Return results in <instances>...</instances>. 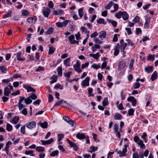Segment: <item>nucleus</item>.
Listing matches in <instances>:
<instances>
[{
  "label": "nucleus",
  "mask_w": 158,
  "mask_h": 158,
  "mask_svg": "<svg viewBox=\"0 0 158 158\" xmlns=\"http://www.w3.org/2000/svg\"><path fill=\"white\" fill-rule=\"evenodd\" d=\"M120 50L122 54L123 55V56H125V54L126 53V51L125 50L126 47L127 45V43L124 42V40L122 39L120 41Z\"/></svg>",
  "instance_id": "f257e3e1"
},
{
  "label": "nucleus",
  "mask_w": 158,
  "mask_h": 158,
  "mask_svg": "<svg viewBox=\"0 0 158 158\" xmlns=\"http://www.w3.org/2000/svg\"><path fill=\"white\" fill-rule=\"evenodd\" d=\"M36 126V123L35 121L27 123L26 124V127L30 130H32L35 128Z\"/></svg>",
  "instance_id": "f03ea898"
},
{
  "label": "nucleus",
  "mask_w": 158,
  "mask_h": 158,
  "mask_svg": "<svg viewBox=\"0 0 158 158\" xmlns=\"http://www.w3.org/2000/svg\"><path fill=\"white\" fill-rule=\"evenodd\" d=\"M73 67L75 71L79 73L82 71V70L80 68V64L78 61H76V64L73 65Z\"/></svg>",
  "instance_id": "7ed1b4c3"
},
{
  "label": "nucleus",
  "mask_w": 158,
  "mask_h": 158,
  "mask_svg": "<svg viewBox=\"0 0 158 158\" xmlns=\"http://www.w3.org/2000/svg\"><path fill=\"white\" fill-rule=\"evenodd\" d=\"M127 145H125L124 146V148L123 149L122 151H117V153L119 154L120 157L125 156H126V153L127 151Z\"/></svg>",
  "instance_id": "20e7f679"
},
{
  "label": "nucleus",
  "mask_w": 158,
  "mask_h": 158,
  "mask_svg": "<svg viewBox=\"0 0 158 158\" xmlns=\"http://www.w3.org/2000/svg\"><path fill=\"white\" fill-rule=\"evenodd\" d=\"M71 44H77V45L79 44V41L74 40L75 37L73 35H70L68 38Z\"/></svg>",
  "instance_id": "39448f33"
},
{
  "label": "nucleus",
  "mask_w": 158,
  "mask_h": 158,
  "mask_svg": "<svg viewBox=\"0 0 158 158\" xmlns=\"http://www.w3.org/2000/svg\"><path fill=\"white\" fill-rule=\"evenodd\" d=\"M90 78L89 77H87L85 79L82 81L81 85L83 87L89 86V80Z\"/></svg>",
  "instance_id": "423d86ee"
},
{
  "label": "nucleus",
  "mask_w": 158,
  "mask_h": 158,
  "mask_svg": "<svg viewBox=\"0 0 158 158\" xmlns=\"http://www.w3.org/2000/svg\"><path fill=\"white\" fill-rule=\"evenodd\" d=\"M23 87L27 90V92H35V89L28 85H23Z\"/></svg>",
  "instance_id": "0eeeda50"
},
{
  "label": "nucleus",
  "mask_w": 158,
  "mask_h": 158,
  "mask_svg": "<svg viewBox=\"0 0 158 158\" xmlns=\"http://www.w3.org/2000/svg\"><path fill=\"white\" fill-rule=\"evenodd\" d=\"M53 141L54 140L52 138L46 140H41V142L43 145H46L51 144L53 142Z\"/></svg>",
  "instance_id": "6e6552de"
},
{
  "label": "nucleus",
  "mask_w": 158,
  "mask_h": 158,
  "mask_svg": "<svg viewBox=\"0 0 158 158\" xmlns=\"http://www.w3.org/2000/svg\"><path fill=\"white\" fill-rule=\"evenodd\" d=\"M68 23V20H65L62 22H58L56 23V26L59 27H65Z\"/></svg>",
  "instance_id": "1a4fd4ad"
},
{
  "label": "nucleus",
  "mask_w": 158,
  "mask_h": 158,
  "mask_svg": "<svg viewBox=\"0 0 158 158\" xmlns=\"http://www.w3.org/2000/svg\"><path fill=\"white\" fill-rule=\"evenodd\" d=\"M43 13L44 17H48L50 13V10L48 7L45 8L43 10Z\"/></svg>",
  "instance_id": "9d476101"
},
{
  "label": "nucleus",
  "mask_w": 158,
  "mask_h": 158,
  "mask_svg": "<svg viewBox=\"0 0 158 158\" xmlns=\"http://www.w3.org/2000/svg\"><path fill=\"white\" fill-rule=\"evenodd\" d=\"M54 14L55 15H59L60 16L64 15V11L62 9H59L57 10H54Z\"/></svg>",
  "instance_id": "9b49d317"
},
{
  "label": "nucleus",
  "mask_w": 158,
  "mask_h": 158,
  "mask_svg": "<svg viewBox=\"0 0 158 158\" xmlns=\"http://www.w3.org/2000/svg\"><path fill=\"white\" fill-rule=\"evenodd\" d=\"M99 34L98 36L99 38L101 39H104L106 36V32L104 31H101L99 32Z\"/></svg>",
  "instance_id": "f8f14e48"
},
{
  "label": "nucleus",
  "mask_w": 158,
  "mask_h": 158,
  "mask_svg": "<svg viewBox=\"0 0 158 158\" xmlns=\"http://www.w3.org/2000/svg\"><path fill=\"white\" fill-rule=\"evenodd\" d=\"M12 144V142L10 141H8L6 143V147L4 148V151L6 152L7 154H8L9 152L8 149L9 148V146L10 145H11Z\"/></svg>",
  "instance_id": "ddd939ff"
},
{
  "label": "nucleus",
  "mask_w": 158,
  "mask_h": 158,
  "mask_svg": "<svg viewBox=\"0 0 158 158\" xmlns=\"http://www.w3.org/2000/svg\"><path fill=\"white\" fill-rule=\"evenodd\" d=\"M122 17L123 20H128L129 18V15L126 11L122 12Z\"/></svg>",
  "instance_id": "4468645a"
},
{
  "label": "nucleus",
  "mask_w": 158,
  "mask_h": 158,
  "mask_svg": "<svg viewBox=\"0 0 158 158\" xmlns=\"http://www.w3.org/2000/svg\"><path fill=\"white\" fill-rule=\"evenodd\" d=\"M38 125L43 128H46L48 127V123L47 122H40L39 123Z\"/></svg>",
  "instance_id": "2eb2a0df"
},
{
  "label": "nucleus",
  "mask_w": 158,
  "mask_h": 158,
  "mask_svg": "<svg viewBox=\"0 0 158 158\" xmlns=\"http://www.w3.org/2000/svg\"><path fill=\"white\" fill-rule=\"evenodd\" d=\"M144 70L145 72L149 73L153 71V68L152 66H147L145 68Z\"/></svg>",
  "instance_id": "dca6fc26"
},
{
  "label": "nucleus",
  "mask_w": 158,
  "mask_h": 158,
  "mask_svg": "<svg viewBox=\"0 0 158 158\" xmlns=\"http://www.w3.org/2000/svg\"><path fill=\"white\" fill-rule=\"evenodd\" d=\"M76 137L80 139H84L86 138V136L84 134L80 133H78L76 135Z\"/></svg>",
  "instance_id": "f3484780"
},
{
  "label": "nucleus",
  "mask_w": 158,
  "mask_h": 158,
  "mask_svg": "<svg viewBox=\"0 0 158 158\" xmlns=\"http://www.w3.org/2000/svg\"><path fill=\"white\" fill-rule=\"evenodd\" d=\"M126 66V63L124 60L120 62L118 65V67L120 69H123Z\"/></svg>",
  "instance_id": "a211bd4d"
},
{
  "label": "nucleus",
  "mask_w": 158,
  "mask_h": 158,
  "mask_svg": "<svg viewBox=\"0 0 158 158\" xmlns=\"http://www.w3.org/2000/svg\"><path fill=\"white\" fill-rule=\"evenodd\" d=\"M119 44H117V45L114 48V55L115 56H117L119 52Z\"/></svg>",
  "instance_id": "6ab92c4d"
},
{
  "label": "nucleus",
  "mask_w": 158,
  "mask_h": 158,
  "mask_svg": "<svg viewBox=\"0 0 158 158\" xmlns=\"http://www.w3.org/2000/svg\"><path fill=\"white\" fill-rule=\"evenodd\" d=\"M16 58L18 60L23 61L25 60V58L21 57V52H19L16 54Z\"/></svg>",
  "instance_id": "aec40b11"
},
{
  "label": "nucleus",
  "mask_w": 158,
  "mask_h": 158,
  "mask_svg": "<svg viewBox=\"0 0 158 158\" xmlns=\"http://www.w3.org/2000/svg\"><path fill=\"white\" fill-rule=\"evenodd\" d=\"M70 58L69 57L64 60V64L65 67H69L70 66Z\"/></svg>",
  "instance_id": "412c9836"
},
{
  "label": "nucleus",
  "mask_w": 158,
  "mask_h": 158,
  "mask_svg": "<svg viewBox=\"0 0 158 158\" xmlns=\"http://www.w3.org/2000/svg\"><path fill=\"white\" fill-rule=\"evenodd\" d=\"M83 8L82 7L79 9L78 10V14L80 18H82L84 15Z\"/></svg>",
  "instance_id": "4be33fe9"
},
{
  "label": "nucleus",
  "mask_w": 158,
  "mask_h": 158,
  "mask_svg": "<svg viewBox=\"0 0 158 158\" xmlns=\"http://www.w3.org/2000/svg\"><path fill=\"white\" fill-rule=\"evenodd\" d=\"M89 56L90 57H92L96 60H97L99 58L100 55L98 53H97L96 54H90Z\"/></svg>",
  "instance_id": "5701e85b"
},
{
  "label": "nucleus",
  "mask_w": 158,
  "mask_h": 158,
  "mask_svg": "<svg viewBox=\"0 0 158 158\" xmlns=\"http://www.w3.org/2000/svg\"><path fill=\"white\" fill-rule=\"evenodd\" d=\"M10 93V91L7 87L5 88L4 89V95L5 96H8Z\"/></svg>",
  "instance_id": "b1692460"
},
{
  "label": "nucleus",
  "mask_w": 158,
  "mask_h": 158,
  "mask_svg": "<svg viewBox=\"0 0 158 158\" xmlns=\"http://www.w3.org/2000/svg\"><path fill=\"white\" fill-rule=\"evenodd\" d=\"M90 150H88V152H89L92 153L98 150V147H94L93 146H91L90 147Z\"/></svg>",
  "instance_id": "393cba45"
},
{
  "label": "nucleus",
  "mask_w": 158,
  "mask_h": 158,
  "mask_svg": "<svg viewBox=\"0 0 158 158\" xmlns=\"http://www.w3.org/2000/svg\"><path fill=\"white\" fill-rule=\"evenodd\" d=\"M157 77V72L156 71H154L152 73L151 78L152 81H154L156 80Z\"/></svg>",
  "instance_id": "a878e982"
},
{
  "label": "nucleus",
  "mask_w": 158,
  "mask_h": 158,
  "mask_svg": "<svg viewBox=\"0 0 158 158\" xmlns=\"http://www.w3.org/2000/svg\"><path fill=\"white\" fill-rule=\"evenodd\" d=\"M34 152L32 150L26 151L25 154L27 155H30L31 156H34L35 154L33 153Z\"/></svg>",
  "instance_id": "bb28decb"
},
{
  "label": "nucleus",
  "mask_w": 158,
  "mask_h": 158,
  "mask_svg": "<svg viewBox=\"0 0 158 158\" xmlns=\"http://www.w3.org/2000/svg\"><path fill=\"white\" fill-rule=\"evenodd\" d=\"M13 79L12 78H10L9 79H2V82L3 84H7L10 81H12Z\"/></svg>",
  "instance_id": "cd10ccee"
},
{
  "label": "nucleus",
  "mask_w": 158,
  "mask_h": 158,
  "mask_svg": "<svg viewBox=\"0 0 158 158\" xmlns=\"http://www.w3.org/2000/svg\"><path fill=\"white\" fill-rule=\"evenodd\" d=\"M137 143L140 146V148L143 149L145 148V145L143 143V142L141 140H139V141Z\"/></svg>",
  "instance_id": "c85d7f7f"
},
{
  "label": "nucleus",
  "mask_w": 158,
  "mask_h": 158,
  "mask_svg": "<svg viewBox=\"0 0 158 158\" xmlns=\"http://www.w3.org/2000/svg\"><path fill=\"white\" fill-rule=\"evenodd\" d=\"M100 48V46L97 44H95L94 46H92L91 48V50L93 52H94L96 51L97 49H99Z\"/></svg>",
  "instance_id": "c756f323"
},
{
  "label": "nucleus",
  "mask_w": 158,
  "mask_h": 158,
  "mask_svg": "<svg viewBox=\"0 0 158 158\" xmlns=\"http://www.w3.org/2000/svg\"><path fill=\"white\" fill-rule=\"evenodd\" d=\"M155 55H152L150 54L148 55L147 60L149 61H153L155 59Z\"/></svg>",
  "instance_id": "7c9ffc66"
},
{
  "label": "nucleus",
  "mask_w": 158,
  "mask_h": 158,
  "mask_svg": "<svg viewBox=\"0 0 158 158\" xmlns=\"http://www.w3.org/2000/svg\"><path fill=\"white\" fill-rule=\"evenodd\" d=\"M36 150L38 152H42L44 151L45 148L43 147L40 146L37 147L36 148Z\"/></svg>",
  "instance_id": "2f4dec72"
},
{
  "label": "nucleus",
  "mask_w": 158,
  "mask_h": 158,
  "mask_svg": "<svg viewBox=\"0 0 158 158\" xmlns=\"http://www.w3.org/2000/svg\"><path fill=\"white\" fill-rule=\"evenodd\" d=\"M12 11L11 10L9 11L8 13L4 15L3 16V19H6L11 16Z\"/></svg>",
  "instance_id": "473e14b6"
},
{
  "label": "nucleus",
  "mask_w": 158,
  "mask_h": 158,
  "mask_svg": "<svg viewBox=\"0 0 158 158\" xmlns=\"http://www.w3.org/2000/svg\"><path fill=\"white\" fill-rule=\"evenodd\" d=\"M19 120V118L18 116H15L12 119V122L14 124H17Z\"/></svg>",
  "instance_id": "72a5a7b5"
},
{
  "label": "nucleus",
  "mask_w": 158,
  "mask_h": 158,
  "mask_svg": "<svg viewBox=\"0 0 158 158\" xmlns=\"http://www.w3.org/2000/svg\"><path fill=\"white\" fill-rule=\"evenodd\" d=\"M102 104L103 106H106L108 105V98L107 97H106L104 99Z\"/></svg>",
  "instance_id": "f704fd0d"
},
{
  "label": "nucleus",
  "mask_w": 158,
  "mask_h": 158,
  "mask_svg": "<svg viewBox=\"0 0 158 158\" xmlns=\"http://www.w3.org/2000/svg\"><path fill=\"white\" fill-rule=\"evenodd\" d=\"M121 115L119 113L116 114L114 117V118L115 120H120L121 119Z\"/></svg>",
  "instance_id": "c9c22d12"
},
{
  "label": "nucleus",
  "mask_w": 158,
  "mask_h": 158,
  "mask_svg": "<svg viewBox=\"0 0 158 158\" xmlns=\"http://www.w3.org/2000/svg\"><path fill=\"white\" fill-rule=\"evenodd\" d=\"M62 106L68 109H70L71 108L70 105L68 103H67L66 101H64L63 102Z\"/></svg>",
  "instance_id": "e433bc0d"
},
{
  "label": "nucleus",
  "mask_w": 158,
  "mask_h": 158,
  "mask_svg": "<svg viewBox=\"0 0 158 158\" xmlns=\"http://www.w3.org/2000/svg\"><path fill=\"white\" fill-rule=\"evenodd\" d=\"M32 102V101L29 96L28 98L25 99V102L27 104H30Z\"/></svg>",
  "instance_id": "4c0bfd02"
},
{
  "label": "nucleus",
  "mask_w": 158,
  "mask_h": 158,
  "mask_svg": "<svg viewBox=\"0 0 158 158\" xmlns=\"http://www.w3.org/2000/svg\"><path fill=\"white\" fill-rule=\"evenodd\" d=\"M12 129V127L11 125L9 123H7L6 126V130L7 131H10Z\"/></svg>",
  "instance_id": "58836bf2"
},
{
  "label": "nucleus",
  "mask_w": 158,
  "mask_h": 158,
  "mask_svg": "<svg viewBox=\"0 0 158 158\" xmlns=\"http://www.w3.org/2000/svg\"><path fill=\"white\" fill-rule=\"evenodd\" d=\"M53 32V29L52 28H50L47 31L45 32L46 35H48L52 34Z\"/></svg>",
  "instance_id": "ea45409f"
},
{
  "label": "nucleus",
  "mask_w": 158,
  "mask_h": 158,
  "mask_svg": "<svg viewBox=\"0 0 158 158\" xmlns=\"http://www.w3.org/2000/svg\"><path fill=\"white\" fill-rule=\"evenodd\" d=\"M94 41L96 44H101L103 43L102 41L101 40L97 38H94Z\"/></svg>",
  "instance_id": "a19ab883"
},
{
  "label": "nucleus",
  "mask_w": 158,
  "mask_h": 158,
  "mask_svg": "<svg viewBox=\"0 0 158 158\" xmlns=\"http://www.w3.org/2000/svg\"><path fill=\"white\" fill-rule=\"evenodd\" d=\"M57 79L56 77L55 76H53L51 78V79H52V80L50 81V83L52 84L56 82L57 81Z\"/></svg>",
  "instance_id": "79ce46f5"
},
{
  "label": "nucleus",
  "mask_w": 158,
  "mask_h": 158,
  "mask_svg": "<svg viewBox=\"0 0 158 158\" xmlns=\"http://www.w3.org/2000/svg\"><path fill=\"white\" fill-rule=\"evenodd\" d=\"M134 111L135 109L134 110L132 108L128 110V115L130 116L133 115L134 114Z\"/></svg>",
  "instance_id": "37998d69"
},
{
  "label": "nucleus",
  "mask_w": 158,
  "mask_h": 158,
  "mask_svg": "<svg viewBox=\"0 0 158 158\" xmlns=\"http://www.w3.org/2000/svg\"><path fill=\"white\" fill-rule=\"evenodd\" d=\"M59 154V151L57 150H55L52 153H51L50 155L51 156H56L57 155Z\"/></svg>",
  "instance_id": "c03bdc74"
},
{
  "label": "nucleus",
  "mask_w": 158,
  "mask_h": 158,
  "mask_svg": "<svg viewBox=\"0 0 158 158\" xmlns=\"http://www.w3.org/2000/svg\"><path fill=\"white\" fill-rule=\"evenodd\" d=\"M91 66L93 68L97 69L101 68V65L100 64H98L97 65L96 64H94L91 65Z\"/></svg>",
  "instance_id": "a18cd8bd"
},
{
  "label": "nucleus",
  "mask_w": 158,
  "mask_h": 158,
  "mask_svg": "<svg viewBox=\"0 0 158 158\" xmlns=\"http://www.w3.org/2000/svg\"><path fill=\"white\" fill-rule=\"evenodd\" d=\"M67 140L70 146L72 148L74 147L76 145V143L72 142L71 140H69L68 139H67Z\"/></svg>",
  "instance_id": "49530a36"
},
{
  "label": "nucleus",
  "mask_w": 158,
  "mask_h": 158,
  "mask_svg": "<svg viewBox=\"0 0 158 158\" xmlns=\"http://www.w3.org/2000/svg\"><path fill=\"white\" fill-rule=\"evenodd\" d=\"M135 62V60L133 59L131 60V62L129 65V69L130 70H131L132 69L133 65Z\"/></svg>",
  "instance_id": "de8ad7c7"
},
{
  "label": "nucleus",
  "mask_w": 158,
  "mask_h": 158,
  "mask_svg": "<svg viewBox=\"0 0 158 158\" xmlns=\"http://www.w3.org/2000/svg\"><path fill=\"white\" fill-rule=\"evenodd\" d=\"M122 12L118 11L115 15L116 17L118 19H120L122 17Z\"/></svg>",
  "instance_id": "09e8293b"
},
{
  "label": "nucleus",
  "mask_w": 158,
  "mask_h": 158,
  "mask_svg": "<svg viewBox=\"0 0 158 158\" xmlns=\"http://www.w3.org/2000/svg\"><path fill=\"white\" fill-rule=\"evenodd\" d=\"M64 135L63 134H59L57 135V140L58 141L60 142L61 141V139L64 138Z\"/></svg>",
  "instance_id": "8fccbe9b"
},
{
  "label": "nucleus",
  "mask_w": 158,
  "mask_h": 158,
  "mask_svg": "<svg viewBox=\"0 0 158 158\" xmlns=\"http://www.w3.org/2000/svg\"><path fill=\"white\" fill-rule=\"evenodd\" d=\"M63 86L60 85V84H58L56 85L54 87L55 89H63Z\"/></svg>",
  "instance_id": "3c124183"
},
{
  "label": "nucleus",
  "mask_w": 158,
  "mask_h": 158,
  "mask_svg": "<svg viewBox=\"0 0 158 158\" xmlns=\"http://www.w3.org/2000/svg\"><path fill=\"white\" fill-rule=\"evenodd\" d=\"M57 72L58 75L60 76H61L62 74V69L61 67H59L57 69Z\"/></svg>",
  "instance_id": "603ef678"
},
{
  "label": "nucleus",
  "mask_w": 158,
  "mask_h": 158,
  "mask_svg": "<svg viewBox=\"0 0 158 158\" xmlns=\"http://www.w3.org/2000/svg\"><path fill=\"white\" fill-rule=\"evenodd\" d=\"M55 50V48L53 47H50L48 51V54L50 55L53 54Z\"/></svg>",
  "instance_id": "864d4df0"
},
{
  "label": "nucleus",
  "mask_w": 158,
  "mask_h": 158,
  "mask_svg": "<svg viewBox=\"0 0 158 158\" xmlns=\"http://www.w3.org/2000/svg\"><path fill=\"white\" fill-rule=\"evenodd\" d=\"M113 4V2L112 1H110V2L105 7V9H109L110 8L111 6Z\"/></svg>",
  "instance_id": "5fc2aeb1"
},
{
  "label": "nucleus",
  "mask_w": 158,
  "mask_h": 158,
  "mask_svg": "<svg viewBox=\"0 0 158 158\" xmlns=\"http://www.w3.org/2000/svg\"><path fill=\"white\" fill-rule=\"evenodd\" d=\"M81 30L82 32L85 33V34H88L89 33V31H87V29L84 27H81Z\"/></svg>",
  "instance_id": "6e6d98bb"
},
{
  "label": "nucleus",
  "mask_w": 158,
  "mask_h": 158,
  "mask_svg": "<svg viewBox=\"0 0 158 158\" xmlns=\"http://www.w3.org/2000/svg\"><path fill=\"white\" fill-rule=\"evenodd\" d=\"M125 41L127 42V45H129L132 46L134 45L131 40H130L127 39Z\"/></svg>",
  "instance_id": "4d7b16f0"
},
{
  "label": "nucleus",
  "mask_w": 158,
  "mask_h": 158,
  "mask_svg": "<svg viewBox=\"0 0 158 158\" xmlns=\"http://www.w3.org/2000/svg\"><path fill=\"white\" fill-rule=\"evenodd\" d=\"M119 36V35L118 34H115L114 35L113 41V42H116L118 40V36Z\"/></svg>",
  "instance_id": "13d9d810"
},
{
  "label": "nucleus",
  "mask_w": 158,
  "mask_h": 158,
  "mask_svg": "<svg viewBox=\"0 0 158 158\" xmlns=\"http://www.w3.org/2000/svg\"><path fill=\"white\" fill-rule=\"evenodd\" d=\"M21 133L23 134H25V126H23L21 128Z\"/></svg>",
  "instance_id": "bf43d9fd"
},
{
  "label": "nucleus",
  "mask_w": 158,
  "mask_h": 158,
  "mask_svg": "<svg viewBox=\"0 0 158 158\" xmlns=\"http://www.w3.org/2000/svg\"><path fill=\"white\" fill-rule=\"evenodd\" d=\"M140 85L139 83L137 82L135 83L134 85V88L135 89H137L140 86Z\"/></svg>",
  "instance_id": "052dcab7"
},
{
  "label": "nucleus",
  "mask_w": 158,
  "mask_h": 158,
  "mask_svg": "<svg viewBox=\"0 0 158 158\" xmlns=\"http://www.w3.org/2000/svg\"><path fill=\"white\" fill-rule=\"evenodd\" d=\"M31 99L33 100H35L37 98V96L34 94H32L31 95L29 96Z\"/></svg>",
  "instance_id": "680f3d73"
},
{
  "label": "nucleus",
  "mask_w": 158,
  "mask_h": 158,
  "mask_svg": "<svg viewBox=\"0 0 158 158\" xmlns=\"http://www.w3.org/2000/svg\"><path fill=\"white\" fill-rule=\"evenodd\" d=\"M136 35L141 34L142 31L140 28H136Z\"/></svg>",
  "instance_id": "e2e57ef3"
},
{
  "label": "nucleus",
  "mask_w": 158,
  "mask_h": 158,
  "mask_svg": "<svg viewBox=\"0 0 158 158\" xmlns=\"http://www.w3.org/2000/svg\"><path fill=\"white\" fill-rule=\"evenodd\" d=\"M20 113L24 115H26L27 114V109L26 108L23 109L22 110H20Z\"/></svg>",
  "instance_id": "0e129e2a"
},
{
  "label": "nucleus",
  "mask_w": 158,
  "mask_h": 158,
  "mask_svg": "<svg viewBox=\"0 0 158 158\" xmlns=\"http://www.w3.org/2000/svg\"><path fill=\"white\" fill-rule=\"evenodd\" d=\"M29 14L28 11L25 10L23 11L22 12V15L23 16H27Z\"/></svg>",
  "instance_id": "69168bd1"
},
{
  "label": "nucleus",
  "mask_w": 158,
  "mask_h": 158,
  "mask_svg": "<svg viewBox=\"0 0 158 158\" xmlns=\"http://www.w3.org/2000/svg\"><path fill=\"white\" fill-rule=\"evenodd\" d=\"M48 6L51 8H52L54 6V4L52 1H49L48 2Z\"/></svg>",
  "instance_id": "338daca9"
},
{
  "label": "nucleus",
  "mask_w": 158,
  "mask_h": 158,
  "mask_svg": "<svg viewBox=\"0 0 158 158\" xmlns=\"http://www.w3.org/2000/svg\"><path fill=\"white\" fill-rule=\"evenodd\" d=\"M140 140L141 139H139V138L137 136H135L134 137V140L135 143H138L139 141V140Z\"/></svg>",
  "instance_id": "774afa93"
}]
</instances>
